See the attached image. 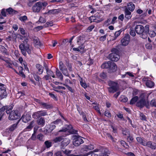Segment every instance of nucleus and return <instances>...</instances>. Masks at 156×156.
Returning <instances> with one entry per match:
<instances>
[{
    "label": "nucleus",
    "instance_id": "29",
    "mask_svg": "<svg viewBox=\"0 0 156 156\" xmlns=\"http://www.w3.org/2000/svg\"><path fill=\"white\" fill-rule=\"evenodd\" d=\"M33 118L34 119H37L41 117L39 111L34 112L32 115Z\"/></svg>",
    "mask_w": 156,
    "mask_h": 156
},
{
    "label": "nucleus",
    "instance_id": "21",
    "mask_svg": "<svg viewBox=\"0 0 156 156\" xmlns=\"http://www.w3.org/2000/svg\"><path fill=\"white\" fill-rule=\"evenodd\" d=\"M37 123L39 125L42 127L45 125V120L44 118L41 117L37 120Z\"/></svg>",
    "mask_w": 156,
    "mask_h": 156
},
{
    "label": "nucleus",
    "instance_id": "19",
    "mask_svg": "<svg viewBox=\"0 0 156 156\" xmlns=\"http://www.w3.org/2000/svg\"><path fill=\"white\" fill-rule=\"evenodd\" d=\"M63 136H58L55 138L53 140V141L55 143L61 142V143L64 136H66L67 135L66 133H65V134L63 133Z\"/></svg>",
    "mask_w": 156,
    "mask_h": 156
},
{
    "label": "nucleus",
    "instance_id": "23",
    "mask_svg": "<svg viewBox=\"0 0 156 156\" xmlns=\"http://www.w3.org/2000/svg\"><path fill=\"white\" fill-rule=\"evenodd\" d=\"M136 140L140 144L144 146L146 142L145 140L143 138H142L140 137H138L136 138Z\"/></svg>",
    "mask_w": 156,
    "mask_h": 156
},
{
    "label": "nucleus",
    "instance_id": "26",
    "mask_svg": "<svg viewBox=\"0 0 156 156\" xmlns=\"http://www.w3.org/2000/svg\"><path fill=\"white\" fill-rule=\"evenodd\" d=\"M56 74L58 78H59L61 80H63V76L61 72L58 69H56Z\"/></svg>",
    "mask_w": 156,
    "mask_h": 156
},
{
    "label": "nucleus",
    "instance_id": "5",
    "mask_svg": "<svg viewBox=\"0 0 156 156\" xmlns=\"http://www.w3.org/2000/svg\"><path fill=\"white\" fill-rule=\"evenodd\" d=\"M148 95L146 93H144L141 94L140 96V100L137 102L136 105L141 108H143L144 106H147V102L145 98L148 97Z\"/></svg>",
    "mask_w": 156,
    "mask_h": 156
},
{
    "label": "nucleus",
    "instance_id": "64",
    "mask_svg": "<svg viewBox=\"0 0 156 156\" xmlns=\"http://www.w3.org/2000/svg\"><path fill=\"white\" fill-rule=\"evenodd\" d=\"M61 123V121L60 119H57L53 122V123L55 125H58Z\"/></svg>",
    "mask_w": 156,
    "mask_h": 156
},
{
    "label": "nucleus",
    "instance_id": "59",
    "mask_svg": "<svg viewBox=\"0 0 156 156\" xmlns=\"http://www.w3.org/2000/svg\"><path fill=\"white\" fill-rule=\"evenodd\" d=\"M43 136L41 133L39 134L37 136V138L41 141L43 140Z\"/></svg>",
    "mask_w": 156,
    "mask_h": 156
},
{
    "label": "nucleus",
    "instance_id": "25",
    "mask_svg": "<svg viewBox=\"0 0 156 156\" xmlns=\"http://www.w3.org/2000/svg\"><path fill=\"white\" fill-rule=\"evenodd\" d=\"M34 44L35 47L37 48H39L42 46L41 43L37 39H34L33 40Z\"/></svg>",
    "mask_w": 156,
    "mask_h": 156
},
{
    "label": "nucleus",
    "instance_id": "30",
    "mask_svg": "<svg viewBox=\"0 0 156 156\" xmlns=\"http://www.w3.org/2000/svg\"><path fill=\"white\" fill-rule=\"evenodd\" d=\"M58 9H52L49 10L47 13L49 14H58Z\"/></svg>",
    "mask_w": 156,
    "mask_h": 156
},
{
    "label": "nucleus",
    "instance_id": "11",
    "mask_svg": "<svg viewBox=\"0 0 156 156\" xmlns=\"http://www.w3.org/2000/svg\"><path fill=\"white\" fill-rule=\"evenodd\" d=\"M42 9L41 4L38 2L35 4L32 7V11L34 12H38Z\"/></svg>",
    "mask_w": 156,
    "mask_h": 156
},
{
    "label": "nucleus",
    "instance_id": "12",
    "mask_svg": "<svg viewBox=\"0 0 156 156\" xmlns=\"http://www.w3.org/2000/svg\"><path fill=\"white\" fill-rule=\"evenodd\" d=\"M31 118V115L30 114L25 113L22 116L21 119L24 122L26 123L30 121Z\"/></svg>",
    "mask_w": 156,
    "mask_h": 156
},
{
    "label": "nucleus",
    "instance_id": "28",
    "mask_svg": "<svg viewBox=\"0 0 156 156\" xmlns=\"http://www.w3.org/2000/svg\"><path fill=\"white\" fill-rule=\"evenodd\" d=\"M94 152H92L91 154V156H101V154H100L101 153L100 151H99L98 150H95L94 151Z\"/></svg>",
    "mask_w": 156,
    "mask_h": 156
},
{
    "label": "nucleus",
    "instance_id": "54",
    "mask_svg": "<svg viewBox=\"0 0 156 156\" xmlns=\"http://www.w3.org/2000/svg\"><path fill=\"white\" fill-rule=\"evenodd\" d=\"M94 149V147L93 145H89L88 146H86L84 147V149L85 150H86V149L88 150H92Z\"/></svg>",
    "mask_w": 156,
    "mask_h": 156
},
{
    "label": "nucleus",
    "instance_id": "39",
    "mask_svg": "<svg viewBox=\"0 0 156 156\" xmlns=\"http://www.w3.org/2000/svg\"><path fill=\"white\" fill-rule=\"evenodd\" d=\"M63 85L65 86L68 89V90L71 93H73L74 92V89L73 88V87L69 86L68 84H63Z\"/></svg>",
    "mask_w": 156,
    "mask_h": 156
},
{
    "label": "nucleus",
    "instance_id": "56",
    "mask_svg": "<svg viewBox=\"0 0 156 156\" xmlns=\"http://www.w3.org/2000/svg\"><path fill=\"white\" fill-rule=\"evenodd\" d=\"M150 105L152 106L156 107V100L153 99L151 102Z\"/></svg>",
    "mask_w": 156,
    "mask_h": 156
},
{
    "label": "nucleus",
    "instance_id": "47",
    "mask_svg": "<svg viewBox=\"0 0 156 156\" xmlns=\"http://www.w3.org/2000/svg\"><path fill=\"white\" fill-rule=\"evenodd\" d=\"M41 117L42 116H44L48 115L47 112L44 110L39 111Z\"/></svg>",
    "mask_w": 156,
    "mask_h": 156
},
{
    "label": "nucleus",
    "instance_id": "35",
    "mask_svg": "<svg viewBox=\"0 0 156 156\" xmlns=\"http://www.w3.org/2000/svg\"><path fill=\"white\" fill-rule=\"evenodd\" d=\"M34 121H32L30 122L29 125L26 128V129L27 130L29 131L34 126Z\"/></svg>",
    "mask_w": 156,
    "mask_h": 156
},
{
    "label": "nucleus",
    "instance_id": "13",
    "mask_svg": "<svg viewBox=\"0 0 156 156\" xmlns=\"http://www.w3.org/2000/svg\"><path fill=\"white\" fill-rule=\"evenodd\" d=\"M7 93L5 87H4L0 88V99H2L6 97Z\"/></svg>",
    "mask_w": 156,
    "mask_h": 156
},
{
    "label": "nucleus",
    "instance_id": "6",
    "mask_svg": "<svg viewBox=\"0 0 156 156\" xmlns=\"http://www.w3.org/2000/svg\"><path fill=\"white\" fill-rule=\"evenodd\" d=\"M66 128H63L62 129L59 131V132H66L67 131L70 132L71 134H76L77 131L73 129L72 126L71 125H66L65 126Z\"/></svg>",
    "mask_w": 156,
    "mask_h": 156
},
{
    "label": "nucleus",
    "instance_id": "60",
    "mask_svg": "<svg viewBox=\"0 0 156 156\" xmlns=\"http://www.w3.org/2000/svg\"><path fill=\"white\" fill-rule=\"evenodd\" d=\"M42 79L45 80H48L49 79H51V77L48 75V74H47L44 76L42 78Z\"/></svg>",
    "mask_w": 156,
    "mask_h": 156
},
{
    "label": "nucleus",
    "instance_id": "2",
    "mask_svg": "<svg viewBox=\"0 0 156 156\" xmlns=\"http://www.w3.org/2000/svg\"><path fill=\"white\" fill-rule=\"evenodd\" d=\"M112 53L108 56V58L112 61H117L120 58L119 51L116 48H113L111 50Z\"/></svg>",
    "mask_w": 156,
    "mask_h": 156
},
{
    "label": "nucleus",
    "instance_id": "20",
    "mask_svg": "<svg viewBox=\"0 0 156 156\" xmlns=\"http://www.w3.org/2000/svg\"><path fill=\"white\" fill-rule=\"evenodd\" d=\"M125 17L127 20L130 19L131 17V13L127 9H126L125 10Z\"/></svg>",
    "mask_w": 156,
    "mask_h": 156
},
{
    "label": "nucleus",
    "instance_id": "16",
    "mask_svg": "<svg viewBox=\"0 0 156 156\" xmlns=\"http://www.w3.org/2000/svg\"><path fill=\"white\" fill-rule=\"evenodd\" d=\"M109 69V73L115 72L117 69V66L114 62H112Z\"/></svg>",
    "mask_w": 156,
    "mask_h": 156
},
{
    "label": "nucleus",
    "instance_id": "33",
    "mask_svg": "<svg viewBox=\"0 0 156 156\" xmlns=\"http://www.w3.org/2000/svg\"><path fill=\"white\" fill-rule=\"evenodd\" d=\"M84 40V37L82 36H80L78 37L77 42L79 45L83 44Z\"/></svg>",
    "mask_w": 156,
    "mask_h": 156
},
{
    "label": "nucleus",
    "instance_id": "1",
    "mask_svg": "<svg viewBox=\"0 0 156 156\" xmlns=\"http://www.w3.org/2000/svg\"><path fill=\"white\" fill-rule=\"evenodd\" d=\"M149 26L146 25L144 27L141 25H136L135 27V30L136 33L140 35V37L144 39H146L148 37L149 32Z\"/></svg>",
    "mask_w": 156,
    "mask_h": 156
},
{
    "label": "nucleus",
    "instance_id": "31",
    "mask_svg": "<svg viewBox=\"0 0 156 156\" xmlns=\"http://www.w3.org/2000/svg\"><path fill=\"white\" fill-rule=\"evenodd\" d=\"M146 86L150 88H151L154 85L153 82L151 81H148L146 83Z\"/></svg>",
    "mask_w": 156,
    "mask_h": 156
},
{
    "label": "nucleus",
    "instance_id": "14",
    "mask_svg": "<svg viewBox=\"0 0 156 156\" xmlns=\"http://www.w3.org/2000/svg\"><path fill=\"white\" fill-rule=\"evenodd\" d=\"M144 146H147L152 149L155 150L156 148V144L151 141H146Z\"/></svg>",
    "mask_w": 156,
    "mask_h": 156
},
{
    "label": "nucleus",
    "instance_id": "44",
    "mask_svg": "<svg viewBox=\"0 0 156 156\" xmlns=\"http://www.w3.org/2000/svg\"><path fill=\"white\" fill-rule=\"evenodd\" d=\"M61 71L64 75H65L66 76H69L68 71H67V69L66 68H65L61 70Z\"/></svg>",
    "mask_w": 156,
    "mask_h": 156
},
{
    "label": "nucleus",
    "instance_id": "15",
    "mask_svg": "<svg viewBox=\"0 0 156 156\" xmlns=\"http://www.w3.org/2000/svg\"><path fill=\"white\" fill-rule=\"evenodd\" d=\"M36 68L37 71V73L39 75L42 74L44 70L43 66L39 64H37L36 65Z\"/></svg>",
    "mask_w": 156,
    "mask_h": 156
},
{
    "label": "nucleus",
    "instance_id": "9",
    "mask_svg": "<svg viewBox=\"0 0 156 156\" xmlns=\"http://www.w3.org/2000/svg\"><path fill=\"white\" fill-rule=\"evenodd\" d=\"M37 102L41 105V106L43 107L44 108L51 109L53 107L52 105L51 104L44 103L39 100H37Z\"/></svg>",
    "mask_w": 156,
    "mask_h": 156
},
{
    "label": "nucleus",
    "instance_id": "50",
    "mask_svg": "<svg viewBox=\"0 0 156 156\" xmlns=\"http://www.w3.org/2000/svg\"><path fill=\"white\" fill-rule=\"evenodd\" d=\"M122 32V30H120L115 32V38L114 39V40L115 39L117 38V37L120 35Z\"/></svg>",
    "mask_w": 156,
    "mask_h": 156
},
{
    "label": "nucleus",
    "instance_id": "37",
    "mask_svg": "<svg viewBox=\"0 0 156 156\" xmlns=\"http://www.w3.org/2000/svg\"><path fill=\"white\" fill-rule=\"evenodd\" d=\"M138 99V97L137 96H136L131 99L130 101V104H133L135 103Z\"/></svg>",
    "mask_w": 156,
    "mask_h": 156
},
{
    "label": "nucleus",
    "instance_id": "32",
    "mask_svg": "<svg viewBox=\"0 0 156 156\" xmlns=\"http://www.w3.org/2000/svg\"><path fill=\"white\" fill-rule=\"evenodd\" d=\"M6 108V107H3L0 108V120H1L2 116L4 115V112Z\"/></svg>",
    "mask_w": 156,
    "mask_h": 156
},
{
    "label": "nucleus",
    "instance_id": "27",
    "mask_svg": "<svg viewBox=\"0 0 156 156\" xmlns=\"http://www.w3.org/2000/svg\"><path fill=\"white\" fill-rule=\"evenodd\" d=\"M80 51L81 54H83L86 51V49H85V46L84 45V44H81L78 47Z\"/></svg>",
    "mask_w": 156,
    "mask_h": 156
},
{
    "label": "nucleus",
    "instance_id": "42",
    "mask_svg": "<svg viewBox=\"0 0 156 156\" xmlns=\"http://www.w3.org/2000/svg\"><path fill=\"white\" fill-rule=\"evenodd\" d=\"M66 68L65 65L62 61H60L59 62V68L60 70Z\"/></svg>",
    "mask_w": 156,
    "mask_h": 156
},
{
    "label": "nucleus",
    "instance_id": "63",
    "mask_svg": "<svg viewBox=\"0 0 156 156\" xmlns=\"http://www.w3.org/2000/svg\"><path fill=\"white\" fill-rule=\"evenodd\" d=\"M34 79L37 81L39 82L40 78L37 75L35 74L34 75Z\"/></svg>",
    "mask_w": 156,
    "mask_h": 156
},
{
    "label": "nucleus",
    "instance_id": "55",
    "mask_svg": "<svg viewBox=\"0 0 156 156\" xmlns=\"http://www.w3.org/2000/svg\"><path fill=\"white\" fill-rule=\"evenodd\" d=\"M40 23H44L46 22V20L45 18L42 16H40L38 20Z\"/></svg>",
    "mask_w": 156,
    "mask_h": 156
},
{
    "label": "nucleus",
    "instance_id": "17",
    "mask_svg": "<svg viewBox=\"0 0 156 156\" xmlns=\"http://www.w3.org/2000/svg\"><path fill=\"white\" fill-rule=\"evenodd\" d=\"M64 137L65 136H64L61 144V146L62 147L67 146L70 142L69 139L68 138H66Z\"/></svg>",
    "mask_w": 156,
    "mask_h": 156
},
{
    "label": "nucleus",
    "instance_id": "4",
    "mask_svg": "<svg viewBox=\"0 0 156 156\" xmlns=\"http://www.w3.org/2000/svg\"><path fill=\"white\" fill-rule=\"evenodd\" d=\"M109 87L108 88L109 93H114L119 89V85L117 82L110 80L108 82Z\"/></svg>",
    "mask_w": 156,
    "mask_h": 156
},
{
    "label": "nucleus",
    "instance_id": "40",
    "mask_svg": "<svg viewBox=\"0 0 156 156\" xmlns=\"http://www.w3.org/2000/svg\"><path fill=\"white\" fill-rule=\"evenodd\" d=\"M148 34L150 37H154L156 35V30L155 31H154L153 30H150V31H149Z\"/></svg>",
    "mask_w": 156,
    "mask_h": 156
},
{
    "label": "nucleus",
    "instance_id": "10",
    "mask_svg": "<svg viewBox=\"0 0 156 156\" xmlns=\"http://www.w3.org/2000/svg\"><path fill=\"white\" fill-rule=\"evenodd\" d=\"M130 41V36L128 34H126L121 39V42L122 45L126 46L128 45Z\"/></svg>",
    "mask_w": 156,
    "mask_h": 156
},
{
    "label": "nucleus",
    "instance_id": "8",
    "mask_svg": "<svg viewBox=\"0 0 156 156\" xmlns=\"http://www.w3.org/2000/svg\"><path fill=\"white\" fill-rule=\"evenodd\" d=\"M83 143V141L81 137L75 136L73 141V144L75 146H78Z\"/></svg>",
    "mask_w": 156,
    "mask_h": 156
},
{
    "label": "nucleus",
    "instance_id": "7",
    "mask_svg": "<svg viewBox=\"0 0 156 156\" xmlns=\"http://www.w3.org/2000/svg\"><path fill=\"white\" fill-rule=\"evenodd\" d=\"M20 117V114L17 110L12 111L9 114L8 118L10 120L18 119Z\"/></svg>",
    "mask_w": 156,
    "mask_h": 156
},
{
    "label": "nucleus",
    "instance_id": "53",
    "mask_svg": "<svg viewBox=\"0 0 156 156\" xmlns=\"http://www.w3.org/2000/svg\"><path fill=\"white\" fill-rule=\"evenodd\" d=\"M66 65L68 68V69L69 71H72V68L71 64L69 63L68 61L66 62Z\"/></svg>",
    "mask_w": 156,
    "mask_h": 156
},
{
    "label": "nucleus",
    "instance_id": "3",
    "mask_svg": "<svg viewBox=\"0 0 156 156\" xmlns=\"http://www.w3.org/2000/svg\"><path fill=\"white\" fill-rule=\"evenodd\" d=\"M19 48L22 54L25 56H27V53L30 55L31 54V51L32 50V48L29 45L27 44L26 46L23 43H21L19 45Z\"/></svg>",
    "mask_w": 156,
    "mask_h": 156
},
{
    "label": "nucleus",
    "instance_id": "45",
    "mask_svg": "<svg viewBox=\"0 0 156 156\" xmlns=\"http://www.w3.org/2000/svg\"><path fill=\"white\" fill-rule=\"evenodd\" d=\"M100 77L102 79H105L107 77L106 73L104 72L101 73L100 74Z\"/></svg>",
    "mask_w": 156,
    "mask_h": 156
},
{
    "label": "nucleus",
    "instance_id": "38",
    "mask_svg": "<svg viewBox=\"0 0 156 156\" xmlns=\"http://www.w3.org/2000/svg\"><path fill=\"white\" fill-rule=\"evenodd\" d=\"M44 144L46 147L47 148H50L52 146V143L48 140L45 141Z\"/></svg>",
    "mask_w": 156,
    "mask_h": 156
},
{
    "label": "nucleus",
    "instance_id": "36",
    "mask_svg": "<svg viewBox=\"0 0 156 156\" xmlns=\"http://www.w3.org/2000/svg\"><path fill=\"white\" fill-rule=\"evenodd\" d=\"M11 38L13 41H14L15 42L16 41L17 38V34L16 33L13 32L12 33V35L10 36Z\"/></svg>",
    "mask_w": 156,
    "mask_h": 156
},
{
    "label": "nucleus",
    "instance_id": "43",
    "mask_svg": "<svg viewBox=\"0 0 156 156\" xmlns=\"http://www.w3.org/2000/svg\"><path fill=\"white\" fill-rule=\"evenodd\" d=\"M4 107H6V112L7 113V114H8L10 113L11 112V111L12 110V107L11 106H9V107H7V106H4Z\"/></svg>",
    "mask_w": 156,
    "mask_h": 156
},
{
    "label": "nucleus",
    "instance_id": "46",
    "mask_svg": "<svg viewBox=\"0 0 156 156\" xmlns=\"http://www.w3.org/2000/svg\"><path fill=\"white\" fill-rule=\"evenodd\" d=\"M19 19L21 21L24 22L27 20V17L26 16H20Z\"/></svg>",
    "mask_w": 156,
    "mask_h": 156
},
{
    "label": "nucleus",
    "instance_id": "51",
    "mask_svg": "<svg viewBox=\"0 0 156 156\" xmlns=\"http://www.w3.org/2000/svg\"><path fill=\"white\" fill-rule=\"evenodd\" d=\"M80 114V115H82L83 118L85 122H87L88 121L87 119L86 115L85 113L83 112H82Z\"/></svg>",
    "mask_w": 156,
    "mask_h": 156
},
{
    "label": "nucleus",
    "instance_id": "34",
    "mask_svg": "<svg viewBox=\"0 0 156 156\" xmlns=\"http://www.w3.org/2000/svg\"><path fill=\"white\" fill-rule=\"evenodd\" d=\"M6 11L9 14H12L15 13L16 11L13 10L11 8H9L8 9H6Z\"/></svg>",
    "mask_w": 156,
    "mask_h": 156
},
{
    "label": "nucleus",
    "instance_id": "57",
    "mask_svg": "<svg viewBox=\"0 0 156 156\" xmlns=\"http://www.w3.org/2000/svg\"><path fill=\"white\" fill-rule=\"evenodd\" d=\"M129 34L130 35L133 37H135L136 35V33H135V31L133 30V29H131V28L130 29Z\"/></svg>",
    "mask_w": 156,
    "mask_h": 156
},
{
    "label": "nucleus",
    "instance_id": "22",
    "mask_svg": "<svg viewBox=\"0 0 156 156\" xmlns=\"http://www.w3.org/2000/svg\"><path fill=\"white\" fill-rule=\"evenodd\" d=\"M127 9L128 10L130 11L133 12L134 11L135 8V5L133 3L131 2H130L128 3L127 5Z\"/></svg>",
    "mask_w": 156,
    "mask_h": 156
},
{
    "label": "nucleus",
    "instance_id": "58",
    "mask_svg": "<svg viewBox=\"0 0 156 156\" xmlns=\"http://www.w3.org/2000/svg\"><path fill=\"white\" fill-rule=\"evenodd\" d=\"M94 25H91L88 27L87 30L88 32H90L94 28Z\"/></svg>",
    "mask_w": 156,
    "mask_h": 156
},
{
    "label": "nucleus",
    "instance_id": "48",
    "mask_svg": "<svg viewBox=\"0 0 156 156\" xmlns=\"http://www.w3.org/2000/svg\"><path fill=\"white\" fill-rule=\"evenodd\" d=\"M122 134L124 135H126L127 134L129 135L130 132L129 130L127 129H123L122 130Z\"/></svg>",
    "mask_w": 156,
    "mask_h": 156
},
{
    "label": "nucleus",
    "instance_id": "61",
    "mask_svg": "<svg viewBox=\"0 0 156 156\" xmlns=\"http://www.w3.org/2000/svg\"><path fill=\"white\" fill-rule=\"evenodd\" d=\"M104 114L105 116L108 117H111V113L108 111H106L104 112Z\"/></svg>",
    "mask_w": 156,
    "mask_h": 156
},
{
    "label": "nucleus",
    "instance_id": "49",
    "mask_svg": "<svg viewBox=\"0 0 156 156\" xmlns=\"http://www.w3.org/2000/svg\"><path fill=\"white\" fill-rule=\"evenodd\" d=\"M140 119L143 120H146V117L145 115L142 113H140Z\"/></svg>",
    "mask_w": 156,
    "mask_h": 156
},
{
    "label": "nucleus",
    "instance_id": "24",
    "mask_svg": "<svg viewBox=\"0 0 156 156\" xmlns=\"http://www.w3.org/2000/svg\"><path fill=\"white\" fill-rule=\"evenodd\" d=\"M111 62L110 61H108L103 63L101 66V68L102 69H109Z\"/></svg>",
    "mask_w": 156,
    "mask_h": 156
},
{
    "label": "nucleus",
    "instance_id": "41",
    "mask_svg": "<svg viewBox=\"0 0 156 156\" xmlns=\"http://www.w3.org/2000/svg\"><path fill=\"white\" fill-rule=\"evenodd\" d=\"M53 25V23L52 21H50L47 22L44 25V26L45 27H48L49 26L51 27Z\"/></svg>",
    "mask_w": 156,
    "mask_h": 156
},
{
    "label": "nucleus",
    "instance_id": "62",
    "mask_svg": "<svg viewBox=\"0 0 156 156\" xmlns=\"http://www.w3.org/2000/svg\"><path fill=\"white\" fill-rule=\"evenodd\" d=\"M21 34L23 35H27V34L25 32V31L23 28H19Z\"/></svg>",
    "mask_w": 156,
    "mask_h": 156
},
{
    "label": "nucleus",
    "instance_id": "18",
    "mask_svg": "<svg viewBox=\"0 0 156 156\" xmlns=\"http://www.w3.org/2000/svg\"><path fill=\"white\" fill-rule=\"evenodd\" d=\"M19 122L12 125L10 127L6 129V132H11L13 131L16 127Z\"/></svg>",
    "mask_w": 156,
    "mask_h": 156
},
{
    "label": "nucleus",
    "instance_id": "52",
    "mask_svg": "<svg viewBox=\"0 0 156 156\" xmlns=\"http://www.w3.org/2000/svg\"><path fill=\"white\" fill-rule=\"evenodd\" d=\"M25 95V94L23 92L21 91L19 92L16 94V97L18 98H20L21 96H23Z\"/></svg>",
    "mask_w": 156,
    "mask_h": 156
}]
</instances>
